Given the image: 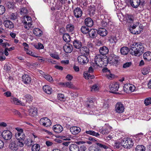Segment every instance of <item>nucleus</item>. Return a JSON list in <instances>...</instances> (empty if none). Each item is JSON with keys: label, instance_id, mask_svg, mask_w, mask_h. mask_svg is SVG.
<instances>
[{"label": "nucleus", "instance_id": "nucleus-1", "mask_svg": "<svg viewBox=\"0 0 151 151\" xmlns=\"http://www.w3.org/2000/svg\"><path fill=\"white\" fill-rule=\"evenodd\" d=\"M131 50L130 54L132 55L139 56L144 52V47L142 44L139 42H133L130 46Z\"/></svg>", "mask_w": 151, "mask_h": 151}, {"label": "nucleus", "instance_id": "nucleus-2", "mask_svg": "<svg viewBox=\"0 0 151 151\" xmlns=\"http://www.w3.org/2000/svg\"><path fill=\"white\" fill-rule=\"evenodd\" d=\"M129 30L130 32L134 34H138L143 30V27L141 24L139 25L138 22L134 23L129 28Z\"/></svg>", "mask_w": 151, "mask_h": 151}, {"label": "nucleus", "instance_id": "nucleus-3", "mask_svg": "<svg viewBox=\"0 0 151 151\" xmlns=\"http://www.w3.org/2000/svg\"><path fill=\"white\" fill-rule=\"evenodd\" d=\"M16 129L17 131L15 134L16 138L18 140L24 141L25 135L24 133L23 129L18 127L16 128Z\"/></svg>", "mask_w": 151, "mask_h": 151}, {"label": "nucleus", "instance_id": "nucleus-4", "mask_svg": "<svg viewBox=\"0 0 151 151\" xmlns=\"http://www.w3.org/2000/svg\"><path fill=\"white\" fill-rule=\"evenodd\" d=\"M119 59L118 56L114 54H112L106 59V62L107 63L109 62L111 64L116 65L119 62Z\"/></svg>", "mask_w": 151, "mask_h": 151}, {"label": "nucleus", "instance_id": "nucleus-5", "mask_svg": "<svg viewBox=\"0 0 151 151\" xmlns=\"http://www.w3.org/2000/svg\"><path fill=\"white\" fill-rule=\"evenodd\" d=\"M32 21L31 18L28 16L24 17V20L22 22L24 24L25 28L28 29L31 27L32 25Z\"/></svg>", "mask_w": 151, "mask_h": 151}, {"label": "nucleus", "instance_id": "nucleus-6", "mask_svg": "<svg viewBox=\"0 0 151 151\" xmlns=\"http://www.w3.org/2000/svg\"><path fill=\"white\" fill-rule=\"evenodd\" d=\"M112 127L109 124H106L104 127H100L99 132L103 134H107L111 130Z\"/></svg>", "mask_w": 151, "mask_h": 151}, {"label": "nucleus", "instance_id": "nucleus-7", "mask_svg": "<svg viewBox=\"0 0 151 151\" xmlns=\"http://www.w3.org/2000/svg\"><path fill=\"white\" fill-rule=\"evenodd\" d=\"M133 144V142L131 138H128L127 140L124 139L122 141V146L124 148H130Z\"/></svg>", "mask_w": 151, "mask_h": 151}, {"label": "nucleus", "instance_id": "nucleus-8", "mask_svg": "<svg viewBox=\"0 0 151 151\" xmlns=\"http://www.w3.org/2000/svg\"><path fill=\"white\" fill-rule=\"evenodd\" d=\"M135 89L134 85L130 84H125L123 86V90L127 93H130L133 92Z\"/></svg>", "mask_w": 151, "mask_h": 151}, {"label": "nucleus", "instance_id": "nucleus-9", "mask_svg": "<svg viewBox=\"0 0 151 151\" xmlns=\"http://www.w3.org/2000/svg\"><path fill=\"white\" fill-rule=\"evenodd\" d=\"M124 109L123 104L120 102H118L115 105V111L116 113L120 114L123 112Z\"/></svg>", "mask_w": 151, "mask_h": 151}, {"label": "nucleus", "instance_id": "nucleus-10", "mask_svg": "<svg viewBox=\"0 0 151 151\" xmlns=\"http://www.w3.org/2000/svg\"><path fill=\"white\" fill-rule=\"evenodd\" d=\"M77 60L79 63L82 65L87 63L88 62L87 56L83 55L79 56L77 58Z\"/></svg>", "mask_w": 151, "mask_h": 151}, {"label": "nucleus", "instance_id": "nucleus-11", "mask_svg": "<svg viewBox=\"0 0 151 151\" xmlns=\"http://www.w3.org/2000/svg\"><path fill=\"white\" fill-rule=\"evenodd\" d=\"M3 138L6 140H10L12 138V132L9 130H4L1 134Z\"/></svg>", "mask_w": 151, "mask_h": 151}, {"label": "nucleus", "instance_id": "nucleus-12", "mask_svg": "<svg viewBox=\"0 0 151 151\" xmlns=\"http://www.w3.org/2000/svg\"><path fill=\"white\" fill-rule=\"evenodd\" d=\"M40 123L41 124L46 127H50L51 124L50 120L47 117L41 118L40 120Z\"/></svg>", "mask_w": 151, "mask_h": 151}, {"label": "nucleus", "instance_id": "nucleus-13", "mask_svg": "<svg viewBox=\"0 0 151 151\" xmlns=\"http://www.w3.org/2000/svg\"><path fill=\"white\" fill-rule=\"evenodd\" d=\"M104 59L101 58V56L99 55H98L95 57L94 62L96 63V64L99 67H101L104 65Z\"/></svg>", "mask_w": 151, "mask_h": 151}, {"label": "nucleus", "instance_id": "nucleus-14", "mask_svg": "<svg viewBox=\"0 0 151 151\" xmlns=\"http://www.w3.org/2000/svg\"><path fill=\"white\" fill-rule=\"evenodd\" d=\"M109 87L112 93H114L118 91L119 87V84L118 83L114 82L110 85Z\"/></svg>", "mask_w": 151, "mask_h": 151}, {"label": "nucleus", "instance_id": "nucleus-15", "mask_svg": "<svg viewBox=\"0 0 151 151\" xmlns=\"http://www.w3.org/2000/svg\"><path fill=\"white\" fill-rule=\"evenodd\" d=\"M73 13L75 17L76 18L81 17L82 15V11L79 7H77L74 9Z\"/></svg>", "mask_w": 151, "mask_h": 151}, {"label": "nucleus", "instance_id": "nucleus-16", "mask_svg": "<svg viewBox=\"0 0 151 151\" xmlns=\"http://www.w3.org/2000/svg\"><path fill=\"white\" fill-rule=\"evenodd\" d=\"M70 131L72 134L76 135L81 132V129L78 127L73 126L70 127Z\"/></svg>", "mask_w": 151, "mask_h": 151}, {"label": "nucleus", "instance_id": "nucleus-17", "mask_svg": "<svg viewBox=\"0 0 151 151\" xmlns=\"http://www.w3.org/2000/svg\"><path fill=\"white\" fill-rule=\"evenodd\" d=\"M63 48L65 52L67 53H70L73 50L72 45L69 43L65 44Z\"/></svg>", "mask_w": 151, "mask_h": 151}, {"label": "nucleus", "instance_id": "nucleus-18", "mask_svg": "<svg viewBox=\"0 0 151 151\" xmlns=\"http://www.w3.org/2000/svg\"><path fill=\"white\" fill-rule=\"evenodd\" d=\"M4 24L6 28L9 29L13 28L14 27L13 23L9 20H6L4 21Z\"/></svg>", "mask_w": 151, "mask_h": 151}, {"label": "nucleus", "instance_id": "nucleus-19", "mask_svg": "<svg viewBox=\"0 0 151 151\" xmlns=\"http://www.w3.org/2000/svg\"><path fill=\"white\" fill-rule=\"evenodd\" d=\"M99 51L101 55H104L107 54L109 52V49L106 47L103 46L100 48Z\"/></svg>", "mask_w": 151, "mask_h": 151}, {"label": "nucleus", "instance_id": "nucleus-20", "mask_svg": "<svg viewBox=\"0 0 151 151\" xmlns=\"http://www.w3.org/2000/svg\"><path fill=\"white\" fill-rule=\"evenodd\" d=\"M29 112L30 116H35L37 114V109L36 108L32 106L29 109Z\"/></svg>", "mask_w": 151, "mask_h": 151}, {"label": "nucleus", "instance_id": "nucleus-21", "mask_svg": "<svg viewBox=\"0 0 151 151\" xmlns=\"http://www.w3.org/2000/svg\"><path fill=\"white\" fill-rule=\"evenodd\" d=\"M131 6L134 8H137L140 3V0H130Z\"/></svg>", "mask_w": 151, "mask_h": 151}, {"label": "nucleus", "instance_id": "nucleus-22", "mask_svg": "<svg viewBox=\"0 0 151 151\" xmlns=\"http://www.w3.org/2000/svg\"><path fill=\"white\" fill-rule=\"evenodd\" d=\"M10 101L12 103L17 105H23L24 104L23 103H22V102L17 98L13 96H12L11 97Z\"/></svg>", "mask_w": 151, "mask_h": 151}, {"label": "nucleus", "instance_id": "nucleus-23", "mask_svg": "<svg viewBox=\"0 0 151 151\" xmlns=\"http://www.w3.org/2000/svg\"><path fill=\"white\" fill-rule=\"evenodd\" d=\"M53 129L55 132L60 133L63 131V129L61 125L60 124H57L53 126Z\"/></svg>", "mask_w": 151, "mask_h": 151}, {"label": "nucleus", "instance_id": "nucleus-24", "mask_svg": "<svg viewBox=\"0 0 151 151\" xmlns=\"http://www.w3.org/2000/svg\"><path fill=\"white\" fill-rule=\"evenodd\" d=\"M22 81L25 84H29L31 81V78L27 75H24L22 77Z\"/></svg>", "mask_w": 151, "mask_h": 151}, {"label": "nucleus", "instance_id": "nucleus-25", "mask_svg": "<svg viewBox=\"0 0 151 151\" xmlns=\"http://www.w3.org/2000/svg\"><path fill=\"white\" fill-rule=\"evenodd\" d=\"M96 144L97 145L99 148H102L106 149L109 148V145L106 143H102L100 142H96Z\"/></svg>", "mask_w": 151, "mask_h": 151}, {"label": "nucleus", "instance_id": "nucleus-26", "mask_svg": "<svg viewBox=\"0 0 151 151\" xmlns=\"http://www.w3.org/2000/svg\"><path fill=\"white\" fill-rule=\"evenodd\" d=\"M98 33L100 36L104 37L107 35V31L106 29L103 28H100L98 30Z\"/></svg>", "mask_w": 151, "mask_h": 151}, {"label": "nucleus", "instance_id": "nucleus-27", "mask_svg": "<svg viewBox=\"0 0 151 151\" xmlns=\"http://www.w3.org/2000/svg\"><path fill=\"white\" fill-rule=\"evenodd\" d=\"M143 58L144 59L147 61H150L151 60V52L147 51L143 54Z\"/></svg>", "mask_w": 151, "mask_h": 151}, {"label": "nucleus", "instance_id": "nucleus-28", "mask_svg": "<svg viewBox=\"0 0 151 151\" xmlns=\"http://www.w3.org/2000/svg\"><path fill=\"white\" fill-rule=\"evenodd\" d=\"M61 83V85L64 87H68L72 89L75 88V86L73 85L72 83L70 82L62 83Z\"/></svg>", "mask_w": 151, "mask_h": 151}, {"label": "nucleus", "instance_id": "nucleus-29", "mask_svg": "<svg viewBox=\"0 0 151 151\" xmlns=\"http://www.w3.org/2000/svg\"><path fill=\"white\" fill-rule=\"evenodd\" d=\"M85 23L86 25L88 27H92L93 24V21L90 18H86L85 20Z\"/></svg>", "mask_w": 151, "mask_h": 151}, {"label": "nucleus", "instance_id": "nucleus-30", "mask_svg": "<svg viewBox=\"0 0 151 151\" xmlns=\"http://www.w3.org/2000/svg\"><path fill=\"white\" fill-rule=\"evenodd\" d=\"M43 91L48 94H50L52 92L51 88L48 85H45L43 87Z\"/></svg>", "mask_w": 151, "mask_h": 151}, {"label": "nucleus", "instance_id": "nucleus-31", "mask_svg": "<svg viewBox=\"0 0 151 151\" xmlns=\"http://www.w3.org/2000/svg\"><path fill=\"white\" fill-rule=\"evenodd\" d=\"M69 150L70 151H80L78 146L75 144H71L70 146Z\"/></svg>", "mask_w": 151, "mask_h": 151}, {"label": "nucleus", "instance_id": "nucleus-32", "mask_svg": "<svg viewBox=\"0 0 151 151\" xmlns=\"http://www.w3.org/2000/svg\"><path fill=\"white\" fill-rule=\"evenodd\" d=\"M87 134L98 137L100 136V134L98 132H96L92 130L86 131L85 132Z\"/></svg>", "mask_w": 151, "mask_h": 151}, {"label": "nucleus", "instance_id": "nucleus-33", "mask_svg": "<svg viewBox=\"0 0 151 151\" xmlns=\"http://www.w3.org/2000/svg\"><path fill=\"white\" fill-rule=\"evenodd\" d=\"M9 147L12 150H17L18 149V146L15 142H12L9 145Z\"/></svg>", "mask_w": 151, "mask_h": 151}, {"label": "nucleus", "instance_id": "nucleus-34", "mask_svg": "<svg viewBox=\"0 0 151 151\" xmlns=\"http://www.w3.org/2000/svg\"><path fill=\"white\" fill-rule=\"evenodd\" d=\"M33 32L36 36H40L42 35V31L40 29L38 28H35L34 29Z\"/></svg>", "mask_w": 151, "mask_h": 151}, {"label": "nucleus", "instance_id": "nucleus-35", "mask_svg": "<svg viewBox=\"0 0 151 151\" xmlns=\"http://www.w3.org/2000/svg\"><path fill=\"white\" fill-rule=\"evenodd\" d=\"M129 51L128 47H122L120 50L121 53L123 55H127Z\"/></svg>", "mask_w": 151, "mask_h": 151}, {"label": "nucleus", "instance_id": "nucleus-36", "mask_svg": "<svg viewBox=\"0 0 151 151\" xmlns=\"http://www.w3.org/2000/svg\"><path fill=\"white\" fill-rule=\"evenodd\" d=\"M73 44L74 47L77 49L81 48L82 46L81 42L77 40H74Z\"/></svg>", "mask_w": 151, "mask_h": 151}, {"label": "nucleus", "instance_id": "nucleus-37", "mask_svg": "<svg viewBox=\"0 0 151 151\" xmlns=\"http://www.w3.org/2000/svg\"><path fill=\"white\" fill-rule=\"evenodd\" d=\"M81 51L82 52L83 55H87L89 52V49L86 47H83L81 49Z\"/></svg>", "mask_w": 151, "mask_h": 151}, {"label": "nucleus", "instance_id": "nucleus-38", "mask_svg": "<svg viewBox=\"0 0 151 151\" xmlns=\"http://www.w3.org/2000/svg\"><path fill=\"white\" fill-rule=\"evenodd\" d=\"M134 20V18L132 15H127L126 17L125 20L127 22L129 23L132 22Z\"/></svg>", "mask_w": 151, "mask_h": 151}, {"label": "nucleus", "instance_id": "nucleus-39", "mask_svg": "<svg viewBox=\"0 0 151 151\" xmlns=\"http://www.w3.org/2000/svg\"><path fill=\"white\" fill-rule=\"evenodd\" d=\"M89 11V14L91 16L94 15L95 14V8L94 6H91L89 7L88 9Z\"/></svg>", "mask_w": 151, "mask_h": 151}, {"label": "nucleus", "instance_id": "nucleus-40", "mask_svg": "<svg viewBox=\"0 0 151 151\" xmlns=\"http://www.w3.org/2000/svg\"><path fill=\"white\" fill-rule=\"evenodd\" d=\"M63 40L66 42H69L70 40V37L67 33L64 34L63 36Z\"/></svg>", "mask_w": 151, "mask_h": 151}, {"label": "nucleus", "instance_id": "nucleus-41", "mask_svg": "<svg viewBox=\"0 0 151 151\" xmlns=\"http://www.w3.org/2000/svg\"><path fill=\"white\" fill-rule=\"evenodd\" d=\"M40 149V145L37 144H34L31 148L32 151H39Z\"/></svg>", "mask_w": 151, "mask_h": 151}, {"label": "nucleus", "instance_id": "nucleus-42", "mask_svg": "<svg viewBox=\"0 0 151 151\" xmlns=\"http://www.w3.org/2000/svg\"><path fill=\"white\" fill-rule=\"evenodd\" d=\"M145 147L143 145H138L136 147V151H145Z\"/></svg>", "mask_w": 151, "mask_h": 151}, {"label": "nucleus", "instance_id": "nucleus-43", "mask_svg": "<svg viewBox=\"0 0 151 151\" xmlns=\"http://www.w3.org/2000/svg\"><path fill=\"white\" fill-rule=\"evenodd\" d=\"M83 76L84 78L87 79H93L94 78V75L91 76L89 73H88L84 72L83 73Z\"/></svg>", "mask_w": 151, "mask_h": 151}, {"label": "nucleus", "instance_id": "nucleus-44", "mask_svg": "<svg viewBox=\"0 0 151 151\" xmlns=\"http://www.w3.org/2000/svg\"><path fill=\"white\" fill-rule=\"evenodd\" d=\"M81 30L82 33L86 34L89 32V29L88 27H86L85 26H83L81 27Z\"/></svg>", "mask_w": 151, "mask_h": 151}, {"label": "nucleus", "instance_id": "nucleus-45", "mask_svg": "<svg viewBox=\"0 0 151 151\" xmlns=\"http://www.w3.org/2000/svg\"><path fill=\"white\" fill-rule=\"evenodd\" d=\"M88 33L90 37L93 38L95 36L96 32L94 29H91L89 30Z\"/></svg>", "mask_w": 151, "mask_h": 151}, {"label": "nucleus", "instance_id": "nucleus-46", "mask_svg": "<svg viewBox=\"0 0 151 151\" xmlns=\"http://www.w3.org/2000/svg\"><path fill=\"white\" fill-rule=\"evenodd\" d=\"M74 26L71 24H69L67 25V30L69 32H73L74 30Z\"/></svg>", "mask_w": 151, "mask_h": 151}, {"label": "nucleus", "instance_id": "nucleus-47", "mask_svg": "<svg viewBox=\"0 0 151 151\" xmlns=\"http://www.w3.org/2000/svg\"><path fill=\"white\" fill-rule=\"evenodd\" d=\"M24 97L26 99V101L28 103L32 101L33 99V97L29 94L26 95Z\"/></svg>", "mask_w": 151, "mask_h": 151}, {"label": "nucleus", "instance_id": "nucleus-48", "mask_svg": "<svg viewBox=\"0 0 151 151\" xmlns=\"http://www.w3.org/2000/svg\"><path fill=\"white\" fill-rule=\"evenodd\" d=\"M109 41L111 43H113V45H115L117 42L116 37L114 36L111 37L109 40Z\"/></svg>", "mask_w": 151, "mask_h": 151}, {"label": "nucleus", "instance_id": "nucleus-49", "mask_svg": "<svg viewBox=\"0 0 151 151\" xmlns=\"http://www.w3.org/2000/svg\"><path fill=\"white\" fill-rule=\"evenodd\" d=\"M43 77L49 82H52L53 81L52 78L49 75L44 74L43 75Z\"/></svg>", "mask_w": 151, "mask_h": 151}, {"label": "nucleus", "instance_id": "nucleus-50", "mask_svg": "<svg viewBox=\"0 0 151 151\" xmlns=\"http://www.w3.org/2000/svg\"><path fill=\"white\" fill-rule=\"evenodd\" d=\"M89 151H101L100 149L97 146L95 147L91 146L89 148Z\"/></svg>", "mask_w": 151, "mask_h": 151}, {"label": "nucleus", "instance_id": "nucleus-51", "mask_svg": "<svg viewBox=\"0 0 151 151\" xmlns=\"http://www.w3.org/2000/svg\"><path fill=\"white\" fill-rule=\"evenodd\" d=\"M104 75L107 79L110 80L113 79L114 78V75L111 73V72L108 74H104Z\"/></svg>", "mask_w": 151, "mask_h": 151}, {"label": "nucleus", "instance_id": "nucleus-52", "mask_svg": "<svg viewBox=\"0 0 151 151\" xmlns=\"http://www.w3.org/2000/svg\"><path fill=\"white\" fill-rule=\"evenodd\" d=\"M150 68L149 67L144 68L142 70V73L144 75H146L150 71Z\"/></svg>", "mask_w": 151, "mask_h": 151}, {"label": "nucleus", "instance_id": "nucleus-53", "mask_svg": "<svg viewBox=\"0 0 151 151\" xmlns=\"http://www.w3.org/2000/svg\"><path fill=\"white\" fill-rule=\"evenodd\" d=\"M11 65L9 63L5 64L4 66V69L7 72H9L11 69Z\"/></svg>", "mask_w": 151, "mask_h": 151}, {"label": "nucleus", "instance_id": "nucleus-54", "mask_svg": "<svg viewBox=\"0 0 151 151\" xmlns=\"http://www.w3.org/2000/svg\"><path fill=\"white\" fill-rule=\"evenodd\" d=\"M144 103L146 106L151 104V98L149 97L146 99L145 100Z\"/></svg>", "mask_w": 151, "mask_h": 151}, {"label": "nucleus", "instance_id": "nucleus-55", "mask_svg": "<svg viewBox=\"0 0 151 151\" xmlns=\"http://www.w3.org/2000/svg\"><path fill=\"white\" fill-rule=\"evenodd\" d=\"M34 46L37 49H42L44 48L43 45L40 42H38L37 45H35Z\"/></svg>", "mask_w": 151, "mask_h": 151}, {"label": "nucleus", "instance_id": "nucleus-56", "mask_svg": "<svg viewBox=\"0 0 151 151\" xmlns=\"http://www.w3.org/2000/svg\"><path fill=\"white\" fill-rule=\"evenodd\" d=\"M57 96L58 99L60 100V101H64L65 99L64 95L62 94H58Z\"/></svg>", "mask_w": 151, "mask_h": 151}, {"label": "nucleus", "instance_id": "nucleus-57", "mask_svg": "<svg viewBox=\"0 0 151 151\" xmlns=\"http://www.w3.org/2000/svg\"><path fill=\"white\" fill-rule=\"evenodd\" d=\"M7 7L9 9H13L14 7V3L12 2H8L6 4Z\"/></svg>", "mask_w": 151, "mask_h": 151}, {"label": "nucleus", "instance_id": "nucleus-58", "mask_svg": "<svg viewBox=\"0 0 151 151\" xmlns=\"http://www.w3.org/2000/svg\"><path fill=\"white\" fill-rule=\"evenodd\" d=\"M27 12V10L25 8H23L21 9L20 13V14L23 15L25 14Z\"/></svg>", "mask_w": 151, "mask_h": 151}, {"label": "nucleus", "instance_id": "nucleus-59", "mask_svg": "<svg viewBox=\"0 0 151 151\" xmlns=\"http://www.w3.org/2000/svg\"><path fill=\"white\" fill-rule=\"evenodd\" d=\"M98 86L96 84L93 85L91 88V91H97L99 89Z\"/></svg>", "mask_w": 151, "mask_h": 151}, {"label": "nucleus", "instance_id": "nucleus-60", "mask_svg": "<svg viewBox=\"0 0 151 151\" xmlns=\"http://www.w3.org/2000/svg\"><path fill=\"white\" fill-rule=\"evenodd\" d=\"M62 6V3L59 2H57L55 6V8L57 10H59L61 9Z\"/></svg>", "mask_w": 151, "mask_h": 151}, {"label": "nucleus", "instance_id": "nucleus-61", "mask_svg": "<svg viewBox=\"0 0 151 151\" xmlns=\"http://www.w3.org/2000/svg\"><path fill=\"white\" fill-rule=\"evenodd\" d=\"M27 52V53L29 55H31L35 57H37V56H36L35 55V52H32V51L29 50L28 49L27 51H25Z\"/></svg>", "mask_w": 151, "mask_h": 151}, {"label": "nucleus", "instance_id": "nucleus-62", "mask_svg": "<svg viewBox=\"0 0 151 151\" xmlns=\"http://www.w3.org/2000/svg\"><path fill=\"white\" fill-rule=\"evenodd\" d=\"M9 18L11 20H14L17 19V17L15 14L12 13L10 14L9 16Z\"/></svg>", "mask_w": 151, "mask_h": 151}, {"label": "nucleus", "instance_id": "nucleus-63", "mask_svg": "<svg viewBox=\"0 0 151 151\" xmlns=\"http://www.w3.org/2000/svg\"><path fill=\"white\" fill-rule=\"evenodd\" d=\"M132 65V63L131 62H127L124 64L123 68H126L129 67Z\"/></svg>", "mask_w": 151, "mask_h": 151}, {"label": "nucleus", "instance_id": "nucleus-64", "mask_svg": "<svg viewBox=\"0 0 151 151\" xmlns=\"http://www.w3.org/2000/svg\"><path fill=\"white\" fill-rule=\"evenodd\" d=\"M5 11V7L2 5H0V14H2Z\"/></svg>", "mask_w": 151, "mask_h": 151}]
</instances>
